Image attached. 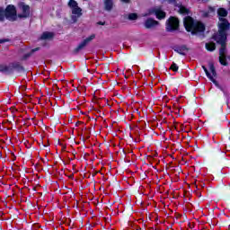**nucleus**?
<instances>
[{
  "label": "nucleus",
  "instance_id": "nucleus-13",
  "mask_svg": "<svg viewBox=\"0 0 230 230\" xmlns=\"http://www.w3.org/2000/svg\"><path fill=\"white\" fill-rule=\"evenodd\" d=\"M176 6H177V11L179 12V13H183V14L188 13V12H189L188 8H186L182 4H178Z\"/></svg>",
  "mask_w": 230,
  "mask_h": 230
},
{
  "label": "nucleus",
  "instance_id": "nucleus-14",
  "mask_svg": "<svg viewBox=\"0 0 230 230\" xmlns=\"http://www.w3.org/2000/svg\"><path fill=\"white\" fill-rule=\"evenodd\" d=\"M206 49L208 51H215V49H217V46L215 45V42L206 43Z\"/></svg>",
  "mask_w": 230,
  "mask_h": 230
},
{
  "label": "nucleus",
  "instance_id": "nucleus-10",
  "mask_svg": "<svg viewBox=\"0 0 230 230\" xmlns=\"http://www.w3.org/2000/svg\"><path fill=\"white\" fill-rule=\"evenodd\" d=\"M159 25V22L154 19H147L145 22V27L147 29L155 28V26Z\"/></svg>",
  "mask_w": 230,
  "mask_h": 230
},
{
  "label": "nucleus",
  "instance_id": "nucleus-11",
  "mask_svg": "<svg viewBox=\"0 0 230 230\" xmlns=\"http://www.w3.org/2000/svg\"><path fill=\"white\" fill-rule=\"evenodd\" d=\"M96 36L94 34L90 35L88 38H86L80 45L79 48H84V46H87L91 40H94V38Z\"/></svg>",
  "mask_w": 230,
  "mask_h": 230
},
{
  "label": "nucleus",
  "instance_id": "nucleus-3",
  "mask_svg": "<svg viewBox=\"0 0 230 230\" xmlns=\"http://www.w3.org/2000/svg\"><path fill=\"white\" fill-rule=\"evenodd\" d=\"M4 17H6L8 21H15L17 19L15 6L9 5L6 7L5 11L0 8V21H4Z\"/></svg>",
  "mask_w": 230,
  "mask_h": 230
},
{
  "label": "nucleus",
  "instance_id": "nucleus-7",
  "mask_svg": "<svg viewBox=\"0 0 230 230\" xmlns=\"http://www.w3.org/2000/svg\"><path fill=\"white\" fill-rule=\"evenodd\" d=\"M167 31H173L179 28V19L175 17H171L167 22Z\"/></svg>",
  "mask_w": 230,
  "mask_h": 230
},
{
  "label": "nucleus",
  "instance_id": "nucleus-5",
  "mask_svg": "<svg viewBox=\"0 0 230 230\" xmlns=\"http://www.w3.org/2000/svg\"><path fill=\"white\" fill-rule=\"evenodd\" d=\"M226 40L224 42H217V44H221V49L219 50V62L221 66H227V59L226 58Z\"/></svg>",
  "mask_w": 230,
  "mask_h": 230
},
{
  "label": "nucleus",
  "instance_id": "nucleus-6",
  "mask_svg": "<svg viewBox=\"0 0 230 230\" xmlns=\"http://www.w3.org/2000/svg\"><path fill=\"white\" fill-rule=\"evenodd\" d=\"M202 68L206 73L208 78L215 84V76H217V71L215 70V66L213 65V63L209 64V71H208V68H206V66H202Z\"/></svg>",
  "mask_w": 230,
  "mask_h": 230
},
{
  "label": "nucleus",
  "instance_id": "nucleus-15",
  "mask_svg": "<svg viewBox=\"0 0 230 230\" xmlns=\"http://www.w3.org/2000/svg\"><path fill=\"white\" fill-rule=\"evenodd\" d=\"M49 39H53V33L52 32H43L41 35L42 40H49Z\"/></svg>",
  "mask_w": 230,
  "mask_h": 230
},
{
  "label": "nucleus",
  "instance_id": "nucleus-18",
  "mask_svg": "<svg viewBox=\"0 0 230 230\" xmlns=\"http://www.w3.org/2000/svg\"><path fill=\"white\" fill-rule=\"evenodd\" d=\"M0 71H8V67L4 66H0Z\"/></svg>",
  "mask_w": 230,
  "mask_h": 230
},
{
  "label": "nucleus",
  "instance_id": "nucleus-12",
  "mask_svg": "<svg viewBox=\"0 0 230 230\" xmlns=\"http://www.w3.org/2000/svg\"><path fill=\"white\" fill-rule=\"evenodd\" d=\"M104 3V8L105 10H107L108 12H111V10H112V0H103Z\"/></svg>",
  "mask_w": 230,
  "mask_h": 230
},
{
  "label": "nucleus",
  "instance_id": "nucleus-16",
  "mask_svg": "<svg viewBox=\"0 0 230 230\" xmlns=\"http://www.w3.org/2000/svg\"><path fill=\"white\" fill-rule=\"evenodd\" d=\"M128 19H129V21H136V19H137V14L130 13L128 14Z\"/></svg>",
  "mask_w": 230,
  "mask_h": 230
},
{
  "label": "nucleus",
  "instance_id": "nucleus-21",
  "mask_svg": "<svg viewBox=\"0 0 230 230\" xmlns=\"http://www.w3.org/2000/svg\"><path fill=\"white\" fill-rule=\"evenodd\" d=\"M180 53V55H184V53H181V52H179Z\"/></svg>",
  "mask_w": 230,
  "mask_h": 230
},
{
  "label": "nucleus",
  "instance_id": "nucleus-20",
  "mask_svg": "<svg viewBox=\"0 0 230 230\" xmlns=\"http://www.w3.org/2000/svg\"><path fill=\"white\" fill-rule=\"evenodd\" d=\"M123 3H128L129 0H121Z\"/></svg>",
  "mask_w": 230,
  "mask_h": 230
},
{
  "label": "nucleus",
  "instance_id": "nucleus-17",
  "mask_svg": "<svg viewBox=\"0 0 230 230\" xmlns=\"http://www.w3.org/2000/svg\"><path fill=\"white\" fill-rule=\"evenodd\" d=\"M170 69H172V71L176 72V71H179V66H177V64L173 63V64L171 66Z\"/></svg>",
  "mask_w": 230,
  "mask_h": 230
},
{
  "label": "nucleus",
  "instance_id": "nucleus-8",
  "mask_svg": "<svg viewBox=\"0 0 230 230\" xmlns=\"http://www.w3.org/2000/svg\"><path fill=\"white\" fill-rule=\"evenodd\" d=\"M151 13H155V15L158 19H164V17H166V13L164 11L161 10V8H155L153 12H149V13L144 14V15L145 16L151 15Z\"/></svg>",
  "mask_w": 230,
  "mask_h": 230
},
{
  "label": "nucleus",
  "instance_id": "nucleus-4",
  "mask_svg": "<svg viewBox=\"0 0 230 230\" xmlns=\"http://www.w3.org/2000/svg\"><path fill=\"white\" fill-rule=\"evenodd\" d=\"M68 6L72 12L71 21L76 22L80 17H82V8L78 6V3L75 0L68 2Z\"/></svg>",
  "mask_w": 230,
  "mask_h": 230
},
{
  "label": "nucleus",
  "instance_id": "nucleus-9",
  "mask_svg": "<svg viewBox=\"0 0 230 230\" xmlns=\"http://www.w3.org/2000/svg\"><path fill=\"white\" fill-rule=\"evenodd\" d=\"M20 8L22 12V14L20 15V17H28L30 15V6L24 4V3L20 4Z\"/></svg>",
  "mask_w": 230,
  "mask_h": 230
},
{
  "label": "nucleus",
  "instance_id": "nucleus-22",
  "mask_svg": "<svg viewBox=\"0 0 230 230\" xmlns=\"http://www.w3.org/2000/svg\"><path fill=\"white\" fill-rule=\"evenodd\" d=\"M99 24H103V23L100 22Z\"/></svg>",
  "mask_w": 230,
  "mask_h": 230
},
{
  "label": "nucleus",
  "instance_id": "nucleus-1",
  "mask_svg": "<svg viewBox=\"0 0 230 230\" xmlns=\"http://www.w3.org/2000/svg\"><path fill=\"white\" fill-rule=\"evenodd\" d=\"M217 14L219 16L218 32L213 36V39L216 42L224 43L225 40H227V30H229V22L224 18L227 17V11L220 8Z\"/></svg>",
  "mask_w": 230,
  "mask_h": 230
},
{
  "label": "nucleus",
  "instance_id": "nucleus-2",
  "mask_svg": "<svg viewBox=\"0 0 230 230\" xmlns=\"http://www.w3.org/2000/svg\"><path fill=\"white\" fill-rule=\"evenodd\" d=\"M183 23L187 31H191V33H200L206 30L204 23L200 22H194L193 18L190 16L184 19Z\"/></svg>",
  "mask_w": 230,
  "mask_h": 230
},
{
  "label": "nucleus",
  "instance_id": "nucleus-19",
  "mask_svg": "<svg viewBox=\"0 0 230 230\" xmlns=\"http://www.w3.org/2000/svg\"><path fill=\"white\" fill-rule=\"evenodd\" d=\"M166 1H168L169 3H175V1L177 0H166Z\"/></svg>",
  "mask_w": 230,
  "mask_h": 230
},
{
  "label": "nucleus",
  "instance_id": "nucleus-23",
  "mask_svg": "<svg viewBox=\"0 0 230 230\" xmlns=\"http://www.w3.org/2000/svg\"><path fill=\"white\" fill-rule=\"evenodd\" d=\"M0 42H3L2 40H0Z\"/></svg>",
  "mask_w": 230,
  "mask_h": 230
}]
</instances>
